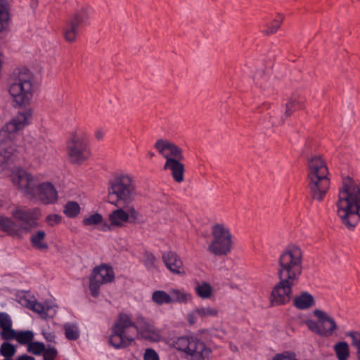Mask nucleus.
<instances>
[{"instance_id":"obj_1","label":"nucleus","mask_w":360,"mask_h":360,"mask_svg":"<svg viewBox=\"0 0 360 360\" xmlns=\"http://www.w3.org/2000/svg\"><path fill=\"white\" fill-rule=\"evenodd\" d=\"M336 205L342 222L348 228L355 227L360 219V181L345 177Z\"/></svg>"},{"instance_id":"obj_2","label":"nucleus","mask_w":360,"mask_h":360,"mask_svg":"<svg viewBox=\"0 0 360 360\" xmlns=\"http://www.w3.org/2000/svg\"><path fill=\"white\" fill-rule=\"evenodd\" d=\"M151 325L141 314H137L133 321L130 315L120 313L112 327L109 342L115 349L125 348L134 342L139 332L144 333Z\"/></svg>"},{"instance_id":"obj_3","label":"nucleus","mask_w":360,"mask_h":360,"mask_svg":"<svg viewBox=\"0 0 360 360\" xmlns=\"http://www.w3.org/2000/svg\"><path fill=\"white\" fill-rule=\"evenodd\" d=\"M32 118L30 110L19 112L0 129V155L10 158L16 152L15 140L18 132L28 125Z\"/></svg>"},{"instance_id":"obj_4","label":"nucleus","mask_w":360,"mask_h":360,"mask_svg":"<svg viewBox=\"0 0 360 360\" xmlns=\"http://www.w3.org/2000/svg\"><path fill=\"white\" fill-rule=\"evenodd\" d=\"M8 91L18 105L29 103L33 96L32 72L25 68L15 69L10 77Z\"/></svg>"},{"instance_id":"obj_5","label":"nucleus","mask_w":360,"mask_h":360,"mask_svg":"<svg viewBox=\"0 0 360 360\" xmlns=\"http://www.w3.org/2000/svg\"><path fill=\"white\" fill-rule=\"evenodd\" d=\"M309 186L311 197L321 201L330 186L328 167L320 157H314L309 162Z\"/></svg>"},{"instance_id":"obj_6","label":"nucleus","mask_w":360,"mask_h":360,"mask_svg":"<svg viewBox=\"0 0 360 360\" xmlns=\"http://www.w3.org/2000/svg\"><path fill=\"white\" fill-rule=\"evenodd\" d=\"M135 191L133 179L127 174H116L109 181L108 202L116 207H125L132 200Z\"/></svg>"},{"instance_id":"obj_7","label":"nucleus","mask_w":360,"mask_h":360,"mask_svg":"<svg viewBox=\"0 0 360 360\" xmlns=\"http://www.w3.org/2000/svg\"><path fill=\"white\" fill-rule=\"evenodd\" d=\"M172 345L176 350L186 354L191 360H211L212 349L196 336L176 338Z\"/></svg>"},{"instance_id":"obj_8","label":"nucleus","mask_w":360,"mask_h":360,"mask_svg":"<svg viewBox=\"0 0 360 360\" xmlns=\"http://www.w3.org/2000/svg\"><path fill=\"white\" fill-rule=\"evenodd\" d=\"M213 239L208 245V250L216 256L226 255L231 252L232 236L229 229L223 224H216L212 226Z\"/></svg>"},{"instance_id":"obj_9","label":"nucleus","mask_w":360,"mask_h":360,"mask_svg":"<svg viewBox=\"0 0 360 360\" xmlns=\"http://www.w3.org/2000/svg\"><path fill=\"white\" fill-rule=\"evenodd\" d=\"M314 314L318 320L316 321L313 320L307 321L306 324L308 328L321 336H331L337 329V325L334 319L326 312L320 309H315Z\"/></svg>"},{"instance_id":"obj_10","label":"nucleus","mask_w":360,"mask_h":360,"mask_svg":"<svg viewBox=\"0 0 360 360\" xmlns=\"http://www.w3.org/2000/svg\"><path fill=\"white\" fill-rule=\"evenodd\" d=\"M11 181L27 198L34 195L37 179L25 169L15 167L11 171Z\"/></svg>"},{"instance_id":"obj_11","label":"nucleus","mask_w":360,"mask_h":360,"mask_svg":"<svg viewBox=\"0 0 360 360\" xmlns=\"http://www.w3.org/2000/svg\"><path fill=\"white\" fill-rule=\"evenodd\" d=\"M12 217L18 221L21 222V232L22 231H30L32 229L37 227L38 220L41 216L39 208H27L18 206L13 210Z\"/></svg>"},{"instance_id":"obj_12","label":"nucleus","mask_w":360,"mask_h":360,"mask_svg":"<svg viewBox=\"0 0 360 360\" xmlns=\"http://www.w3.org/2000/svg\"><path fill=\"white\" fill-rule=\"evenodd\" d=\"M91 8H82L77 11L68 21L65 30L64 37L69 42L74 41L79 30L89 24V15Z\"/></svg>"},{"instance_id":"obj_13","label":"nucleus","mask_w":360,"mask_h":360,"mask_svg":"<svg viewBox=\"0 0 360 360\" xmlns=\"http://www.w3.org/2000/svg\"><path fill=\"white\" fill-rule=\"evenodd\" d=\"M68 153L70 160L73 163H79L90 156L88 142L84 138L73 136L68 144Z\"/></svg>"},{"instance_id":"obj_14","label":"nucleus","mask_w":360,"mask_h":360,"mask_svg":"<svg viewBox=\"0 0 360 360\" xmlns=\"http://www.w3.org/2000/svg\"><path fill=\"white\" fill-rule=\"evenodd\" d=\"M34 193L33 196H30L29 199L37 200L44 205H53L58 202V191L51 182H37Z\"/></svg>"},{"instance_id":"obj_15","label":"nucleus","mask_w":360,"mask_h":360,"mask_svg":"<svg viewBox=\"0 0 360 360\" xmlns=\"http://www.w3.org/2000/svg\"><path fill=\"white\" fill-rule=\"evenodd\" d=\"M297 283L290 281H280L275 285L271 294V302L274 305H283L290 302L292 295V288Z\"/></svg>"},{"instance_id":"obj_16","label":"nucleus","mask_w":360,"mask_h":360,"mask_svg":"<svg viewBox=\"0 0 360 360\" xmlns=\"http://www.w3.org/2000/svg\"><path fill=\"white\" fill-rule=\"evenodd\" d=\"M155 148L165 159L184 160L181 148L166 139H158Z\"/></svg>"},{"instance_id":"obj_17","label":"nucleus","mask_w":360,"mask_h":360,"mask_svg":"<svg viewBox=\"0 0 360 360\" xmlns=\"http://www.w3.org/2000/svg\"><path fill=\"white\" fill-rule=\"evenodd\" d=\"M302 255L300 248L289 247L279 257L278 266H302Z\"/></svg>"},{"instance_id":"obj_18","label":"nucleus","mask_w":360,"mask_h":360,"mask_svg":"<svg viewBox=\"0 0 360 360\" xmlns=\"http://www.w3.org/2000/svg\"><path fill=\"white\" fill-rule=\"evenodd\" d=\"M162 261L172 274L176 275L185 274L183 262L180 257L173 251L164 252L162 254Z\"/></svg>"},{"instance_id":"obj_19","label":"nucleus","mask_w":360,"mask_h":360,"mask_svg":"<svg viewBox=\"0 0 360 360\" xmlns=\"http://www.w3.org/2000/svg\"><path fill=\"white\" fill-rule=\"evenodd\" d=\"M90 278L103 285L114 281L115 272L110 265L101 264L93 269Z\"/></svg>"},{"instance_id":"obj_20","label":"nucleus","mask_w":360,"mask_h":360,"mask_svg":"<svg viewBox=\"0 0 360 360\" xmlns=\"http://www.w3.org/2000/svg\"><path fill=\"white\" fill-rule=\"evenodd\" d=\"M302 271V266H278V275L283 281H290L291 283H297Z\"/></svg>"},{"instance_id":"obj_21","label":"nucleus","mask_w":360,"mask_h":360,"mask_svg":"<svg viewBox=\"0 0 360 360\" xmlns=\"http://www.w3.org/2000/svg\"><path fill=\"white\" fill-rule=\"evenodd\" d=\"M31 309L37 313L42 319L53 318L57 312V307L51 302H34Z\"/></svg>"},{"instance_id":"obj_22","label":"nucleus","mask_w":360,"mask_h":360,"mask_svg":"<svg viewBox=\"0 0 360 360\" xmlns=\"http://www.w3.org/2000/svg\"><path fill=\"white\" fill-rule=\"evenodd\" d=\"M183 160L167 159L164 165V169L170 170L174 180L177 183L184 181L185 172L184 165L181 162Z\"/></svg>"},{"instance_id":"obj_23","label":"nucleus","mask_w":360,"mask_h":360,"mask_svg":"<svg viewBox=\"0 0 360 360\" xmlns=\"http://www.w3.org/2000/svg\"><path fill=\"white\" fill-rule=\"evenodd\" d=\"M0 231L10 236H18L21 228L11 218L0 215Z\"/></svg>"},{"instance_id":"obj_24","label":"nucleus","mask_w":360,"mask_h":360,"mask_svg":"<svg viewBox=\"0 0 360 360\" xmlns=\"http://www.w3.org/2000/svg\"><path fill=\"white\" fill-rule=\"evenodd\" d=\"M314 304V297L308 292H302L297 295L293 300V305L298 309L304 310Z\"/></svg>"},{"instance_id":"obj_25","label":"nucleus","mask_w":360,"mask_h":360,"mask_svg":"<svg viewBox=\"0 0 360 360\" xmlns=\"http://www.w3.org/2000/svg\"><path fill=\"white\" fill-rule=\"evenodd\" d=\"M119 208L112 211L109 215V221L111 225L116 226H122L124 223L128 222L129 216L127 212L124 210L123 207H118Z\"/></svg>"},{"instance_id":"obj_26","label":"nucleus","mask_w":360,"mask_h":360,"mask_svg":"<svg viewBox=\"0 0 360 360\" xmlns=\"http://www.w3.org/2000/svg\"><path fill=\"white\" fill-rule=\"evenodd\" d=\"M9 18L8 2L7 0H0V32L8 27Z\"/></svg>"},{"instance_id":"obj_27","label":"nucleus","mask_w":360,"mask_h":360,"mask_svg":"<svg viewBox=\"0 0 360 360\" xmlns=\"http://www.w3.org/2000/svg\"><path fill=\"white\" fill-rule=\"evenodd\" d=\"M46 232L44 231H38L30 237L32 245L37 250H44L49 248V245L45 242Z\"/></svg>"},{"instance_id":"obj_28","label":"nucleus","mask_w":360,"mask_h":360,"mask_svg":"<svg viewBox=\"0 0 360 360\" xmlns=\"http://www.w3.org/2000/svg\"><path fill=\"white\" fill-rule=\"evenodd\" d=\"M81 207L75 201H68L64 205L63 213L69 218H75L80 213Z\"/></svg>"},{"instance_id":"obj_29","label":"nucleus","mask_w":360,"mask_h":360,"mask_svg":"<svg viewBox=\"0 0 360 360\" xmlns=\"http://www.w3.org/2000/svg\"><path fill=\"white\" fill-rule=\"evenodd\" d=\"M152 300L158 305L172 303L170 293L168 294L164 290L154 291L152 294Z\"/></svg>"},{"instance_id":"obj_30","label":"nucleus","mask_w":360,"mask_h":360,"mask_svg":"<svg viewBox=\"0 0 360 360\" xmlns=\"http://www.w3.org/2000/svg\"><path fill=\"white\" fill-rule=\"evenodd\" d=\"M169 292H170L172 303H173V302H179V303L186 302L191 297V294L187 293L183 290H178V289H171Z\"/></svg>"},{"instance_id":"obj_31","label":"nucleus","mask_w":360,"mask_h":360,"mask_svg":"<svg viewBox=\"0 0 360 360\" xmlns=\"http://www.w3.org/2000/svg\"><path fill=\"white\" fill-rule=\"evenodd\" d=\"M142 335L145 339L155 342H160L162 339L161 330L153 324Z\"/></svg>"},{"instance_id":"obj_32","label":"nucleus","mask_w":360,"mask_h":360,"mask_svg":"<svg viewBox=\"0 0 360 360\" xmlns=\"http://www.w3.org/2000/svg\"><path fill=\"white\" fill-rule=\"evenodd\" d=\"M335 351L338 360H347L349 355L348 345L345 342H339L335 345Z\"/></svg>"},{"instance_id":"obj_33","label":"nucleus","mask_w":360,"mask_h":360,"mask_svg":"<svg viewBox=\"0 0 360 360\" xmlns=\"http://www.w3.org/2000/svg\"><path fill=\"white\" fill-rule=\"evenodd\" d=\"M65 338L69 340H76L79 337L78 327L73 323H66L64 325Z\"/></svg>"},{"instance_id":"obj_34","label":"nucleus","mask_w":360,"mask_h":360,"mask_svg":"<svg viewBox=\"0 0 360 360\" xmlns=\"http://www.w3.org/2000/svg\"><path fill=\"white\" fill-rule=\"evenodd\" d=\"M33 339L34 333L32 330H20L18 331L15 340L20 345L28 346Z\"/></svg>"},{"instance_id":"obj_35","label":"nucleus","mask_w":360,"mask_h":360,"mask_svg":"<svg viewBox=\"0 0 360 360\" xmlns=\"http://www.w3.org/2000/svg\"><path fill=\"white\" fill-rule=\"evenodd\" d=\"M143 264L148 271L153 272L157 269V259L153 253L146 251L143 253Z\"/></svg>"},{"instance_id":"obj_36","label":"nucleus","mask_w":360,"mask_h":360,"mask_svg":"<svg viewBox=\"0 0 360 360\" xmlns=\"http://www.w3.org/2000/svg\"><path fill=\"white\" fill-rule=\"evenodd\" d=\"M195 289L197 295L203 299L210 297L212 292V288L211 285L207 282H203L201 284H198L195 286Z\"/></svg>"},{"instance_id":"obj_37","label":"nucleus","mask_w":360,"mask_h":360,"mask_svg":"<svg viewBox=\"0 0 360 360\" xmlns=\"http://www.w3.org/2000/svg\"><path fill=\"white\" fill-rule=\"evenodd\" d=\"M103 221V216L98 212L86 217L82 220V224L85 226H96L102 224Z\"/></svg>"},{"instance_id":"obj_38","label":"nucleus","mask_w":360,"mask_h":360,"mask_svg":"<svg viewBox=\"0 0 360 360\" xmlns=\"http://www.w3.org/2000/svg\"><path fill=\"white\" fill-rule=\"evenodd\" d=\"M283 20V16L278 14L276 18L271 22V24L267 25L266 30H264L262 32L267 35L276 33L279 29Z\"/></svg>"},{"instance_id":"obj_39","label":"nucleus","mask_w":360,"mask_h":360,"mask_svg":"<svg viewBox=\"0 0 360 360\" xmlns=\"http://www.w3.org/2000/svg\"><path fill=\"white\" fill-rule=\"evenodd\" d=\"M195 312L198 313V316L201 319L218 316V310L210 307L195 308Z\"/></svg>"},{"instance_id":"obj_40","label":"nucleus","mask_w":360,"mask_h":360,"mask_svg":"<svg viewBox=\"0 0 360 360\" xmlns=\"http://www.w3.org/2000/svg\"><path fill=\"white\" fill-rule=\"evenodd\" d=\"M15 352V347L9 342H4L0 347V354L5 359H11Z\"/></svg>"},{"instance_id":"obj_41","label":"nucleus","mask_w":360,"mask_h":360,"mask_svg":"<svg viewBox=\"0 0 360 360\" xmlns=\"http://www.w3.org/2000/svg\"><path fill=\"white\" fill-rule=\"evenodd\" d=\"M347 336L352 339V345L356 349L358 360H360V333L357 331L347 332Z\"/></svg>"},{"instance_id":"obj_42","label":"nucleus","mask_w":360,"mask_h":360,"mask_svg":"<svg viewBox=\"0 0 360 360\" xmlns=\"http://www.w3.org/2000/svg\"><path fill=\"white\" fill-rule=\"evenodd\" d=\"M45 350V345L40 342H31L27 346V351L34 355H40Z\"/></svg>"},{"instance_id":"obj_43","label":"nucleus","mask_w":360,"mask_h":360,"mask_svg":"<svg viewBox=\"0 0 360 360\" xmlns=\"http://www.w3.org/2000/svg\"><path fill=\"white\" fill-rule=\"evenodd\" d=\"M302 108V104L297 101L295 99L291 98L286 103V109L285 115L286 117H289L292 115V112Z\"/></svg>"},{"instance_id":"obj_44","label":"nucleus","mask_w":360,"mask_h":360,"mask_svg":"<svg viewBox=\"0 0 360 360\" xmlns=\"http://www.w3.org/2000/svg\"><path fill=\"white\" fill-rule=\"evenodd\" d=\"M18 331L13 329L12 326L6 328L1 331V337L3 340H15Z\"/></svg>"},{"instance_id":"obj_45","label":"nucleus","mask_w":360,"mask_h":360,"mask_svg":"<svg viewBox=\"0 0 360 360\" xmlns=\"http://www.w3.org/2000/svg\"><path fill=\"white\" fill-rule=\"evenodd\" d=\"M13 326V321L11 316L4 311L0 312V328L1 330Z\"/></svg>"},{"instance_id":"obj_46","label":"nucleus","mask_w":360,"mask_h":360,"mask_svg":"<svg viewBox=\"0 0 360 360\" xmlns=\"http://www.w3.org/2000/svg\"><path fill=\"white\" fill-rule=\"evenodd\" d=\"M126 209L127 214L129 216V222L136 224L139 219V212L133 206H129V204L124 207Z\"/></svg>"},{"instance_id":"obj_47","label":"nucleus","mask_w":360,"mask_h":360,"mask_svg":"<svg viewBox=\"0 0 360 360\" xmlns=\"http://www.w3.org/2000/svg\"><path fill=\"white\" fill-rule=\"evenodd\" d=\"M272 360H298L296 354L293 352L285 351L282 353L276 354Z\"/></svg>"},{"instance_id":"obj_48","label":"nucleus","mask_w":360,"mask_h":360,"mask_svg":"<svg viewBox=\"0 0 360 360\" xmlns=\"http://www.w3.org/2000/svg\"><path fill=\"white\" fill-rule=\"evenodd\" d=\"M103 284L97 282L96 281L89 278V290L91 292V295L94 297H97L100 293V287Z\"/></svg>"},{"instance_id":"obj_49","label":"nucleus","mask_w":360,"mask_h":360,"mask_svg":"<svg viewBox=\"0 0 360 360\" xmlns=\"http://www.w3.org/2000/svg\"><path fill=\"white\" fill-rule=\"evenodd\" d=\"M44 352V360H54L58 354V351L55 347L45 348Z\"/></svg>"},{"instance_id":"obj_50","label":"nucleus","mask_w":360,"mask_h":360,"mask_svg":"<svg viewBox=\"0 0 360 360\" xmlns=\"http://www.w3.org/2000/svg\"><path fill=\"white\" fill-rule=\"evenodd\" d=\"M62 217L57 214H49L46 217V221L51 226H53L55 225L59 224L61 222Z\"/></svg>"},{"instance_id":"obj_51","label":"nucleus","mask_w":360,"mask_h":360,"mask_svg":"<svg viewBox=\"0 0 360 360\" xmlns=\"http://www.w3.org/2000/svg\"><path fill=\"white\" fill-rule=\"evenodd\" d=\"M144 360H160L158 353L151 348L146 349L143 356Z\"/></svg>"},{"instance_id":"obj_52","label":"nucleus","mask_w":360,"mask_h":360,"mask_svg":"<svg viewBox=\"0 0 360 360\" xmlns=\"http://www.w3.org/2000/svg\"><path fill=\"white\" fill-rule=\"evenodd\" d=\"M34 155L39 158L44 156L46 152V147L43 142L39 143L34 148Z\"/></svg>"},{"instance_id":"obj_53","label":"nucleus","mask_w":360,"mask_h":360,"mask_svg":"<svg viewBox=\"0 0 360 360\" xmlns=\"http://www.w3.org/2000/svg\"><path fill=\"white\" fill-rule=\"evenodd\" d=\"M198 317H199L198 314L195 312V309H194L187 315V321L191 325H193L196 323Z\"/></svg>"},{"instance_id":"obj_54","label":"nucleus","mask_w":360,"mask_h":360,"mask_svg":"<svg viewBox=\"0 0 360 360\" xmlns=\"http://www.w3.org/2000/svg\"><path fill=\"white\" fill-rule=\"evenodd\" d=\"M104 136L105 131L101 129H98L95 131V136L98 141L102 140Z\"/></svg>"},{"instance_id":"obj_55","label":"nucleus","mask_w":360,"mask_h":360,"mask_svg":"<svg viewBox=\"0 0 360 360\" xmlns=\"http://www.w3.org/2000/svg\"><path fill=\"white\" fill-rule=\"evenodd\" d=\"M16 360H35V359L33 356L24 354L20 356H18L16 358Z\"/></svg>"},{"instance_id":"obj_56","label":"nucleus","mask_w":360,"mask_h":360,"mask_svg":"<svg viewBox=\"0 0 360 360\" xmlns=\"http://www.w3.org/2000/svg\"><path fill=\"white\" fill-rule=\"evenodd\" d=\"M102 225L101 230L102 231H108L110 230V226L104 220L103 221V223L101 224Z\"/></svg>"},{"instance_id":"obj_57","label":"nucleus","mask_w":360,"mask_h":360,"mask_svg":"<svg viewBox=\"0 0 360 360\" xmlns=\"http://www.w3.org/2000/svg\"><path fill=\"white\" fill-rule=\"evenodd\" d=\"M271 122L272 126H277V125H279V124H281L282 123H283V120L282 119L278 120L272 119Z\"/></svg>"},{"instance_id":"obj_58","label":"nucleus","mask_w":360,"mask_h":360,"mask_svg":"<svg viewBox=\"0 0 360 360\" xmlns=\"http://www.w3.org/2000/svg\"><path fill=\"white\" fill-rule=\"evenodd\" d=\"M148 155L150 157V158H153L155 154L153 153V152H148Z\"/></svg>"},{"instance_id":"obj_59","label":"nucleus","mask_w":360,"mask_h":360,"mask_svg":"<svg viewBox=\"0 0 360 360\" xmlns=\"http://www.w3.org/2000/svg\"><path fill=\"white\" fill-rule=\"evenodd\" d=\"M46 339L49 340V341H51V339H49V337H46Z\"/></svg>"}]
</instances>
